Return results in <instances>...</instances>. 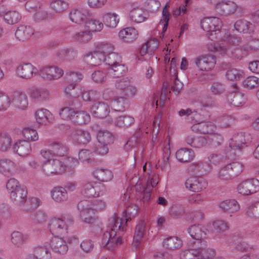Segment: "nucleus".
<instances>
[{"instance_id":"1","label":"nucleus","mask_w":259,"mask_h":259,"mask_svg":"<svg viewBox=\"0 0 259 259\" xmlns=\"http://www.w3.org/2000/svg\"><path fill=\"white\" fill-rule=\"evenodd\" d=\"M72 222V220L70 218H53L51 220L49 227L52 234L64 238L68 233V225Z\"/></svg>"},{"instance_id":"2","label":"nucleus","mask_w":259,"mask_h":259,"mask_svg":"<svg viewBox=\"0 0 259 259\" xmlns=\"http://www.w3.org/2000/svg\"><path fill=\"white\" fill-rule=\"evenodd\" d=\"M243 169V165L239 162H234L222 167L218 174L221 180H228L238 176Z\"/></svg>"},{"instance_id":"3","label":"nucleus","mask_w":259,"mask_h":259,"mask_svg":"<svg viewBox=\"0 0 259 259\" xmlns=\"http://www.w3.org/2000/svg\"><path fill=\"white\" fill-rule=\"evenodd\" d=\"M115 87L117 90V95L119 96L133 97L137 92L136 88L127 78L117 80Z\"/></svg>"},{"instance_id":"4","label":"nucleus","mask_w":259,"mask_h":259,"mask_svg":"<svg viewBox=\"0 0 259 259\" xmlns=\"http://www.w3.org/2000/svg\"><path fill=\"white\" fill-rule=\"evenodd\" d=\"M66 166L60 160L53 159L47 160L42 165V170L47 176L61 174L65 172Z\"/></svg>"},{"instance_id":"5","label":"nucleus","mask_w":259,"mask_h":259,"mask_svg":"<svg viewBox=\"0 0 259 259\" xmlns=\"http://www.w3.org/2000/svg\"><path fill=\"white\" fill-rule=\"evenodd\" d=\"M106 188L103 184L89 182L84 185L82 193L86 197H96L105 194Z\"/></svg>"},{"instance_id":"6","label":"nucleus","mask_w":259,"mask_h":259,"mask_svg":"<svg viewBox=\"0 0 259 259\" xmlns=\"http://www.w3.org/2000/svg\"><path fill=\"white\" fill-rule=\"evenodd\" d=\"M197 67L202 71H208L214 67L215 57L211 55H203L192 60Z\"/></svg>"},{"instance_id":"7","label":"nucleus","mask_w":259,"mask_h":259,"mask_svg":"<svg viewBox=\"0 0 259 259\" xmlns=\"http://www.w3.org/2000/svg\"><path fill=\"white\" fill-rule=\"evenodd\" d=\"M237 190L244 195L254 193L259 190V181L256 179L244 181L238 186Z\"/></svg>"},{"instance_id":"8","label":"nucleus","mask_w":259,"mask_h":259,"mask_svg":"<svg viewBox=\"0 0 259 259\" xmlns=\"http://www.w3.org/2000/svg\"><path fill=\"white\" fill-rule=\"evenodd\" d=\"M39 75L47 80L57 79L62 76L63 71L55 66H46L42 67L39 70Z\"/></svg>"},{"instance_id":"9","label":"nucleus","mask_w":259,"mask_h":259,"mask_svg":"<svg viewBox=\"0 0 259 259\" xmlns=\"http://www.w3.org/2000/svg\"><path fill=\"white\" fill-rule=\"evenodd\" d=\"M188 232L192 238L195 240L190 243L199 246V244L204 246L206 241L205 240L206 238V233L200 225H193L189 227Z\"/></svg>"},{"instance_id":"10","label":"nucleus","mask_w":259,"mask_h":259,"mask_svg":"<svg viewBox=\"0 0 259 259\" xmlns=\"http://www.w3.org/2000/svg\"><path fill=\"white\" fill-rule=\"evenodd\" d=\"M200 25L203 31L206 32H213L220 31L222 22L217 17H206L200 21Z\"/></svg>"},{"instance_id":"11","label":"nucleus","mask_w":259,"mask_h":259,"mask_svg":"<svg viewBox=\"0 0 259 259\" xmlns=\"http://www.w3.org/2000/svg\"><path fill=\"white\" fill-rule=\"evenodd\" d=\"M91 16L90 11L84 8L72 9L69 13V18L72 22L81 24Z\"/></svg>"},{"instance_id":"12","label":"nucleus","mask_w":259,"mask_h":259,"mask_svg":"<svg viewBox=\"0 0 259 259\" xmlns=\"http://www.w3.org/2000/svg\"><path fill=\"white\" fill-rule=\"evenodd\" d=\"M185 186L189 190L198 192L205 189L207 183L202 177H192L188 178L185 182Z\"/></svg>"},{"instance_id":"13","label":"nucleus","mask_w":259,"mask_h":259,"mask_svg":"<svg viewBox=\"0 0 259 259\" xmlns=\"http://www.w3.org/2000/svg\"><path fill=\"white\" fill-rule=\"evenodd\" d=\"M238 6L236 3L228 1L217 4L215 10L220 15L228 16L234 14Z\"/></svg>"},{"instance_id":"14","label":"nucleus","mask_w":259,"mask_h":259,"mask_svg":"<svg viewBox=\"0 0 259 259\" xmlns=\"http://www.w3.org/2000/svg\"><path fill=\"white\" fill-rule=\"evenodd\" d=\"M91 112L95 117L104 118L110 112L109 105L104 102L96 103L91 108Z\"/></svg>"},{"instance_id":"15","label":"nucleus","mask_w":259,"mask_h":259,"mask_svg":"<svg viewBox=\"0 0 259 259\" xmlns=\"http://www.w3.org/2000/svg\"><path fill=\"white\" fill-rule=\"evenodd\" d=\"M159 45L158 39L156 38H151L144 44L139 50V53L141 57H144L148 55H152L157 48Z\"/></svg>"},{"instance_id":"16","label":"nucleus","mask_w":259,"mask_h":259,"mask_svg":"<svg viewBox=\"0 0 259 259\" xmlns=\"http://www.w3.org/2000/svg\"><path fill=\"white\" fill-rule=\"evenodd\" d=\"M193 131L201 134H211L215 129V126L211 122L200 121L191 126Z\"/></svg>"},{"instance_id":"17","label":"nucleus","mask_w":259,"mask_h":259,"mask_svg":"<svg viewBox=\"0 0 259 259\" xmlns=\"http://www.w3.org/2000/svg\"><path fill=\"white\" fill-rule=\"evenodd\" d=\"M11 102L16 108L22 110L26 109L28 105L27 96L22 92L15 93Z\"/></svg>"},{"instance_id":"18","label":"nucleus","mask_w":259,"mask_h":259,"mask_svg":"<svg viewBox=\"0 0 259 259\" xmlns=\"http://www.w3.org/2000/svg\"><path fill=\"white\" fill-rule=\"evenodd\" d=\"M36 122L41 125H48L53 122L54 117L53 114L46 109L37 110L35 113Z\"/></svg>"},{"instance_id":"19","label":"nucleus","mask_w":259,"mask_h":259,"mask_svg":"<svg viewBox=\"0 0 259 259\" xmlns=\"http://www.w3.org/2000/svg\"><path fill=\"white\" fill-rule=\"evenodd\" d=\"M36 69L30 63H23L19 65L16 69L17 75L25 79H30L35 73Z\"/></svg>"},{"instance_id":"20","label":"nucleus","mask_w":259,"mask_h":259,"mask_svg":"<svg viewBox=\"0 0 259 259\" xmlns=\"http://www.w3.org/2000/svg\"><path fill=\"white\" fill-rule=\"evenodd\" d=\"M13 148L15 153L22 157L28 155L31 152V145L26 140H19L16 142Z\"/></svg>"},{"instance_id":"21","label":"nucleus","mask_w":259,"mask_h":259,"mask_svg":"<svg viewBox=\"0 0 259 259\" xmlns=\"http://www.w3.org/2000/svg\"><path fill=\"white\" fill-rule=\"evenodd\" d=\"M219 207L222 211L228 213H234L240 209V206L235 199H227L221 202Z\"/></svg>"},{"instance_id":"22","label":"nucleus","mask_w":259,"mask_h":259,"mask_svg":"<svg viewBox=\"0 0 259 259\" xmlns=\"http://www.w3.org/2000/svg\"><path fill=\"white\" fill-rule=\"evenodd\" d=\"M58 236H56L52 239L50 245L54 251L61 254H65L68 250V246L63 238Z\"/></svg>"},{"instance_id":"23","label":"nucleus","mask_w":259,"mask_h":259,"mask_svg":"<svg viewBox=\"0 0 259 259\" xmlns=\"http://www.w3.org/2000/svg\"><path fill=\"white\" fill-rule=\"evenodd\" d=\"M146 233V224L144 221H140L137 225L133 245L138 248L141 243L142 239Z\"/></svg>"},{"instance_id":"24","label":"nucleus","mask_w":259,"mask_h":259,"mask_svg":"<svg viewBox=\"0 0 259 259\" xmlns=\"http://www.w3.org/2000/svg\"><path fill=\"white\" fill-rule=\"evenodd\" d=\"M105 57L104 54L97 50L96 48L95 51L86 56V59L88 64L96 66L104 62Z\"/></svg>"},{"instance_id":"25","label":"nucleus","mask_w":259,"mask_h":259,"mask_svg":"<svg viewBox=\"0 0 259 259\" xmlns=\"http://www.w3.org/2000/svg\"><path fill=\"white\" fill-rule=\"evenodd\" d=\"M176 156L179 161L186 163L193 160L195 154L193 150L184 148L177 151Z\"/></svg>"},{"instance_id":"26","label":"nucleus","mask_w":259,"mask_h":259,"mask_svg":"<svg viewBox=\"0 0 259 259\" xmlns=\"http://www.w3.org/2000/svg\"><path fill=\"white\" fill-rule=\"evenodd\" d=\"M234 29L239 32H254V25L252 23L245 20L239 19L234 24Z\"/></svg>"},{"instance_id":"27","label":"nucleus","mask_w":259,"mask_h":259,"mask_svg":"<svg viewBox=\"0 0 259 259\" xmlns=\"http://www.w3.org/2000/svg\"><path fill=\"white\" fill-rule=\"evenodd\" d=\"M231 141L229 146L232 149H241L246 143L245 133L241 132L235 134Z\"/></svg>"},{"instance_id":"28","label":"nucleus","mask_w":259,"mask_h":259,"mask_svg":"<svg viewBox=\"0 0 259 259\" xmlns=\"http://www.w3.org/2000/svg\"><path fill=\"white\" fill-rule=\"evenodd\" d=\"M71 136L76 142L82 144L88 143L91 139L90 134L88 131L81 130L74 131Z\"/></svg>"},{"instance_id":"29","label":"nucleus","mask_w":259,"mask_h":259,"mask_svg":"<svg viewBox=\"0 0 259 259\" xmlns=\"http://www.w3.org/2000/svg\"><path fill=\"white\" fill-rule=\"evenodd\" d=\"M163 246L169 250H177L183 245L182 240L177 236H170L165 238L163 242Z\"/></svg>"},{"instance_id":"30","label":"nucleus","mask_w":259,"mask_h":259,"mask_svg":"<svg viewBox=\"0 0 259 259\" xmlns=\"http://www.w3.org/2000/svg\"><path fill=\"white\" fill-rule=\"evenodd\" d=\"M27 195V191L24 187L19 188L15 192L10 195L12 200L17 204L22 205L24 204Z\"/></svg>"},{"instance_id":"31","label":"nucleus","mask_w":259,"mask_h":259,"mask_svg":"<svg viewBox=\"0 0 259 259\" xmlns=\"http://www.w3.org/2000/svg\"><path fill=\"white\" fill-rule=\"evenodd\" d=\"M130 97L119 96L115 97L113 102V106L115 111L123 112L126 109L128 108L129 103L127 98Z\"/></svg>"},{"instance_id":"32","label":"nucleus","mask_w":259,"mask_h":259,"mask_svg":"<svg viewBox=\"0 0 259 259\" xmlns=\"http://www.w3.org/2000/svg\"><path fill=\"white\" fill-rule=\"evenodd\" d=\"M90 120V115L84 111H75L71 121L76 124H86Z\"/></svg>"},{"instance_id":"33","label":"nucleus","mask_w":259,"mask_h":259,"mask_svg":"<svg viewBox=\"0 0 259 259\" xmlns=\"http://www.w3.org/2000/svg\"><path fill=\"white\" fill-rule=\"evenodd\" d=\"M12 139L11 136L6 132L0 133V151L7 152L12 147Z\"/></svg>"},{"instance_id":"34","label":"nucleus","mask_w":259,"mask_h":259,"mask_svg":"<svg viewBox=\"0 0 259 259\" xmlns=\"http://www.w3.org/2000/svg\"><path fill=\"white\" fill-rule=\"evenodd\" d=\"M227 98L230 104L235 107L242 106L245 100L244 94L239 92L230 93Z\"/></svg>"},{"instance_id":"35","label":"nucleus","mask_w":259,"mask_h":259,"mask_svg":"<svg viewBox=\"0 0 259 259\" xmlns=\"http://www.w3.org/2000/svg\"><path fill=\"white\" fill-rule=\"evenodd\" d=\"M51 193L52 197L55 201L62 202L66 201L68 199L67 191L63 187H55Z\"/></svg>"},{"instance_id":"36","label":"nucleus","mask_w":259,"mask_h":259,"mask_svg":"<svg viewBox=\"0 0 259 259\" xmlns=\"http://www.w3.org/2000/svg\"><path fill=\"white\" fill-rule=\"evenodd\" d=\"M94 176L98 180L102 182H108L113 178L111 170L108 169L97 168L93 172Z\"/></svg>"},{"instance_id":"37","label":"nucleus","mask_w":259,"mask_h":259,"mask_svg":"<svg viewBox=\"0 0 259 259\" xmlns=\"http://www.w3.org/2000/svg\"><path fill=\"white\" fill-rule=\"evenodd\" d=\"M189 249L183 250L180 254L181 259H199L198 255L199 250L196 247V245L189 243Z\"/></svg>"},{"instance_id":"38","label":"nucleus","mask_w":259,"mask_h":259,"mask_svg":"<svg viewBox=\"0 0 259 259\" xmlns=\"http://www.w3.org/2000/svg\"><path fill=\"white\" fill-rule=\"evenodd\" d=\"M196 247L199 250L198 257L199 259H210L215 255L213 249L207 248V242L204 246L199 244V246L196 245Z\"/></svg>"},{"instance_id":"39","label":"nucleus","mask_w":259,"mask_h":259,"mask_svg":"<svg viewBox=\"0 0 259 259\" xmlns=\"http://www.w3.org/2000/svg\"><path fill=\"white\" fill-rule=\"evenodd\" d=\"M16 167V164L11 159L4 158L0 160V172L2 174L11 173Z\"/></svg>"},{"instance_id":"40","label":"nucleus","mask_w":259,"mask_h":259,"mask_svg":"<svg viewBox=\"0 0 259 259\" xmlns=\"http://www.w3.org/2000/svg\"><path fill=\"white\" fill-rule=\"evenodd\" d=\"M241 49L245 52V54H247L250 51L259 50V38L253 35L250 36L249 40L246 44L241 47Z\"/></svg>"},{"instance_id":"41","label":"nucleus","mask_w":259,"mask_h":259,"mask_svg":"<svg viewBox=\"0 0 259 259\" xmlns=\"http://www.w3.org/2000/svg\"><path fill=\"white\" fill-rule=\"evenodd\" d=\"M147 13L141 8H137L132 10L130 12L132 20L137 23L143 22L146 19Z\"/></svg>"},{"instance_id":"42","label":"nucleus","mask_w":259,"mask_h":259,"mask_svg":"<svg viewBox=\"0 0 259 259\" xmlns=\"http://www.w3.org/2000/svg\"><path fill=\"white\" fill-rule=\"evenodd\" d=\"M54 154L58 156H64L67 155L68 148L66 146L59 142H53L50 144Z\"/></svg>"},{"instance_id":"43","label":"nucleus","mask_w":259,"mask_h":259,"mask_svg":"<svg viewBox=\"0 0 259 259\" xmlns=\"http://www.w3.org/2000/svg\"><path fill=\"white\" fill-rule=\"evenodd\" d=\"M33 255L36 259H51V254L46 246L35 247Z\"/></svg>"},{"instance_id":"44","label":"nucleus","mask_w":259,"mask_h":259,"mask_svg":"<svg viewBox=\"0 0 259 259\" xmlns=\"http://www.w3.org/2000/svg\"><path fill=\"white\" fill-rule=\"evenodd\" d=\"M98 141L102 144L110 145L114 142V136L113 135L105 131H99L97 135Z\"/></svg>"},{"instance_id":"45","label":"nucleus","mask_w":259,"mask_h":259,"mask_svg":"<svg viewBox=\"0 0 259 259\" xmlns=\"http://www.w3.org/2000/svg\"><path fill=\"white\" fill-rule=\"evenodd\" d=\"M104 25L102 22L96 19L91 20L85 24L87 32H95L102 30Z\"/></svg>"},{"instance_id":"46","label":"nucleus","mask_w":259,"mask_h":259,"mask_svg":"<svg viewBox=\"0 0 259 259\" xmlns=\"http://www.w3.org/2000/svg\"><path fill=\"white\" fill-rule=\"evenodd\" d=\"M135 122L134 118L129 115H123L119 116L116 120L115 124L120 127H128Z\"/></svg>"},{"instance_id":"47","label":"nucleus","mask_w":259,"mask_h":259,"mask_svg":"<svg viewBox=\"0 0 259 259\" xmlns=\"http://www.w3.org/2000/svg\"><path fill=\"white\" fill-rule=\"evenodd\" d=\"M110 225L111 227V231H114L116 232V231L122 229L124 230V227L126 224L124 223V221H125L124 218H121L118 220L116 218L115 216H113L110 220Z\"/></svg>"},{"instance_id":"48","label":"nucleus","mask_w":259,"mask_h":259,"mask_svg":"<svg viewBox=\"0 0 259 259\" xmlns=\"http://www.w3.org/2000/svg\"><path fill=\"white\" fill-rule=\"evenodd\" d=\"M235 121V118L228 115H224L217 118L219 125L223 128H227L233 125Z\"/></svg>"},{"instance_id":"49","label":"nucleus","mask_w":259,"mask_h":259,"mask_svg":"<svg viewBox=\"0 0 259 259\" xmlns=\"http://www.w3.org/2000/svg\"><path fill=\"white\" fill-rule=\"evenodd\" d=\"M169 7L168 5H166L163 9L162 11V18L163 19L161 20L160 22L158 25V28L162 27V32H165L167 28L168 23L169 20L170 13L167 11V9Z\"/></svg>"},{"instance_id":"50","label":"nucleus","mask_w":259,"mask_h":259,"mask_svg":"<svg viewBox=\"0 0 259 259\" xmlns=\"http://www.w3.org/2000/svg\"><path fill=\"white\" fill-rule=\"evenodd\" d=\"M103 19L105 24L109 27L114 28L118 23L115 14L107 13L103 16Z\"/></svg>"},{"instance_id":"51","label":"nucleus","mask_w":259,"mask_h":259,"mask_svg":"<svg viewBox=\"0 0 259 259\" xmlns=\"http://www.w3.org/2000/svg\"><path fill=\"white\" fill-rule=\"evenodd\" d=\"M185 212V207L181 204L173 205L169 210V214L171 217L177 219L182 217Z\"/></svg>"},{"instance_id":"52","label":"nucleus","mask_w":259,"mask_h":259,"mask_svg":"<svg viewBox=\"0 0 259 259\" xmlns=\"http://www.w3.org/2000/svg\"><path fill=\"white\" fill-rule=\"evenodd\" d=\"M51 7L56 13H61L68 7V3L63 0H55L51 3Z\"/></svg>"},{"instance_id":"53","label":"nucleus","mask_w":259,"mask_h":259,"mask_svg":"<svg viewBox=\"0 0 259 259\" xmlns=\"http://www.w3.org/2000/svg\"><path fill=\"white\" fill-rule=\"evenodd\" d=\"M21 19V16L18 12L12 11L5 14L4 19L8 24H13L17 23Z\"/></svg>"},{"instance_id":"54","label":"nucleus","mask_w":259,"mask_h":259,"mask_svg":"<svg viewBox=\"0 0 259 259\" xmlns=\"http://www.w3.org/2000/svg\"><path fill=\"white\" fill-rule=\"evenodd\" d=\"M77 207L78 210L80 211L81 217H83L85 219H87L85 218V212L90 210H94L92 208V204L89 201L87 200L80 201L78 204Z\"/></svg>"},{"instance_id":"55","label":"nucleus","mask_w":259,"mask_h":259,"mask_svg":"<svg viewBox=\"0 0 259 259\" xmlns=\"http://www.w3.org/2000/svg\"><path fill=\"white\" fill-rule=\"evenodd\" d=\"M54 18V14L52 13H48L45 10L37 11L33 16L34 20L36 22H40L45 20L53 19Z\"/></svg>"},{"instance_id":"56","label":"nucleus","mask_w":259,"mask_h":259,"mask_svg":"<svg viewBox=\"0 0 259 259\" xmlns=\"http://www.w3.org/2000/svg\"><path fill=\"white\" fill-rule=\"evenodd\" d=\"M111 73L115 77H119L123 76L127 71V68L123 64L119 63L111 67Z\"/></svg>"},{"instance_id":"57","label":"nucleus","mask_w":259,"mask_h":259,"mask_svg":"<svg viewBox=\"0 0 259 259\" xmlns=\"http://www.w3.org/2000/svg\"><path fill=\"white\" fill-rule=\"evenodd\" d=\"M39 200L37 198L33 197L27 199L26 197L23 204L24 205V209L26 211L34 209L39 206Z\"/></svg>"},{"instance_id":"58","label":"nucleus","mask_w":259,"mask_h":259,"mask_svg":"<svg viewBox=\"0 0 259 259\" xmlns=\"http://www.w3.org/2000/svg\"><path fill=\"white\" fill-rule=\"evenodd\" d=\"M138 211V206L135 204H131L126 207V209L123 212V213H125L123 217L125 220V224L136 215Z\"/></svg>"},{"instance_id":"59","label":"nucleus","mask_w":259,"mask_h":259,"mask_svg":"<svg viewBox=\"0 0 259 259\" xmlns=\"http://www.w3.org/2000/svg\"><path fill=\"white\" fill-rule=\"evenodd\" d=\"M121 61V57L115 52H112L111 53L108 54L107 56H105L104 61L107 64L111 66V67L113 66V65L117 63H120Z\"/></svg>"},{"instance_id":"60","label":"nucleus","mask_w":259,"mask_h":259,"mask_svg":"<svg viewBox=\"0 0 259 259\" xmlns=\"http://www.w3.org/2000/svg\"><path fill=\"white\" fill-rule=\"evenodd\" d=\"M243 85L249 89L255 88L259 85V78L254 76H249L243 80Z\"/></svg>"},{"instance_id":"61","label":"nucleus","mask_w":259,"mask_h":259,"mask_svg":"<svg viewBox=\"0 0 259 259\" xmlns=\"http://www.w3.org/2000/svg\"><path fill=\"white\" fill-rule=\"evenodd\" d=\"M11 241L16 246L20 247L24 242V236L20 232L14 231L11 234Z\"/></svg>"},{"instance_id":"62","label":"nucleus","mask_w":259,"mask_h":259,"mask_svg":"<svg viewBox=\"0 0 259 259\" xmlns=\"http://www.w3.org/2000/svg\"><path fill=\"white\" fill-rule=\"evenodd\" d=\"M25 139L31 141H35L38 139V134L36 130L28 127L25 128L22 132Z\"/></svg>"},{"instance_id":"63","label":"nucleus","mask_w":259,"mask_h":259,"mask_svg":"<svg viewBox=\"0 0 259 259\" xmlns=\"http://www.w3.org/2000/svg\"><path fill=\"white\" fill-rule=\"evenodd\" d=\"M224 40L232 45H238L241 42V38L235 33H225Z\"/></svg>"},{"instance_id":"64","label":"nucleus","mask_w":259,"mask_h":259,"mask_svg":"<svg viewBox=\"0 0 259 259\" xmlns=\"http://www.w3.org/2000/svg\"><path fill=\"white\" fill-rule=\"evenodd\" d=\"M243 72L235 68H230L226 72V76L230 80H236L242 76Z\"/></svg>"}]
</instances>
